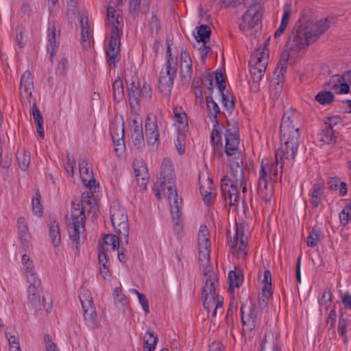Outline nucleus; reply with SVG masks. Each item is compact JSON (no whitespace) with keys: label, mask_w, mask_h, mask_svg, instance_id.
Instances as JSON below:
<instances>
[{"label":"nucleus","mask_w":351,"mask_h":351,"mask_svg":"<svg viewBox=\"0 0 351 351\" xmlns=\"http://www.w3.org/2000/svg\"><path fill=\"white\" fill-rule=\"evenodd\" d=\"M225 147L224 152L230 158L229 165L230 171L229 175L224 176L221 181V188L226 202L230 206H237L239 202V189H242L245 194L247 186L244 180V172L241 152L239 146L240 137L239 130L236 128H230L229 126L225 130Z\"/></svg>","instance_id":"obj_1"},{"label":"nucleus","mask_w":351,"mask_h":351,"mask_svg":"<svg viewBox=\"0 0 351 351\" xmlns=\"http://www.w3.org/2000/svg\"><path fill=\"white\" fill-rule=\"evenodd\" d=\"M97 189H88L82 193L80 200L72 202L71 221L68 226L69 239L76 252L86 239L85 219L86 216L95 217L98 207L94 196Z\"/></svg>","instance_id":"obj_2"},{"label":"nucleus","mask_w":351,"mask_h":351,"mask_svg":"<svg viewBox=\"0 0 351 351\" xmlns=\"http://www.w3.org/2000/svg\"><path fill=\"white\" fill-rule=\"evenodd\" d=\"M329 27L330 22L325 19L309 23L308 25H300L294 29L288 38L287 49L282 51L277 66H284L287 68V63L290 58V51L298 52L306 48L311 43L316 41Z\"/></svg>","instance_id":"obj_3"},{"label":"nucleus","mask_w":351,"mask_h":351,"mask_svg":"<svg viewBox=\"0 0 351 351\" xmlns=\"http://www.w3.org/2000/svg\"><path fill=\"white\" fill-rule=\"evenodd\" d=\"M175 173L172 162L170 159L165 158L162 160L160 178L154 182L153 190L158 199H160L162 193L166 187L168 189V197L171 206V215L177 226L181 221V212L182 200L178 197L175 186Z\"/></svg>","instance_id":"obj_4"},{"label":"nucleus","mask_w":351,"mask_h":351,"mask_svg":"<svg viewBox=\"0 0 351 351\" xmlns=\"http://www.w3.org/2000/svg\"><path fill=\"white\" fill-rule=\"evenodd\" d=\"M280 161L277 162H269L264 159L261 162L258 181V193L260 197L265 202H269L273 196L272 185L269 184V181L276 180L278 175V165L280 169Z\"/></svg>","instance_id":"obj_5"},{"label":"nucleus","mask_w":351,"mask_h":351,"mask_svg":"<svg viewBox=\"0 0 351 351\" xmlns=\"http://www.w3.org/2000/svg\"><path fill=\"white\" fill-rule=\"evenodd\" d=\"M111 223L117 233L111 234V248L115 250L121 244L127 245L128 243L129 227L128 216L124 208H119L111 215Z\"/></svg>","instance_id":"obj_6"},{"label":"nucleus","mask_w":351,"mask_h":351,"mask_svg":"<svg viewBox=\"0 0 351 351\" xmlns=\"http://www.w3.org/2000/svg\"><path fill=\"white\" fill-rule=\"evenodd\" d=\"M218 282L217 275L211 274L210 278L205 280V285L202 290V298H204L203 305L208 312L214 308L212 312V317H216L218 312L222 313L223 298L219 295H215L216 285Z\"/></svg>","instance_id":"obj_7"},{"label":"nucleus","mask_w":351,"mask_h":351,"mask_svg":"<svg viewBox=\"0 0 351 351\" xmlns=\"http://www.w3.org/2000/svg\"><path fill=\"white\" fill-rule=\"evenodd\" d=\"M123 24V16L111 7V64L121 60V36Z\"/></svg>","instance_id":"obj_8"},{"label":"nucleus","mask_w":351,"mask_h":351,"mask_svg":"<svg viewBox=\"0 0 351 351\" xmlns=\"http://www.w3.org/2000/svg\"><path fill=\"white\" fill-rule=\"evenodd\" d=\"M303 125V120L298 112L287 111L285 112L280 124V137L300 138V130Z\"/></svg>","instance_id":"obj_9"},{"label":"nucleus","mask_w":351,"mask_h":351,"mask_svg":"<svg viewBox=\"0 0 351 351\" xmlns=\"http://www.w3.org/2000/svg\"><path fill=\"white\" fill-rule=\"evenodd\" d=\"M300 138H287L286 140L283 137H280L281 146L276 151V162L280 161V178L282 175V169L285 165V160H293L296 155L299 146Z\"/></svg>","instance_id":"obj_10"},{"label":"nucleus","mask_w":351,"mask_h":351,"mask_svg":"<svg viewBox=\"0 0 351 351\" xmlns=\"http://www.w3.org/2000/svg\"><path fill=\"white\" fill-rule=\"evenodd\" d=\"M79 298L84 310V317L86 324L91 328L95 327L97 313L90 292L87 289H82Z\"/></svg>","instance_id":"obj_11"},{"label":"nucleus","mask_w":351,"mask_h":351,"mask_svg":"<svg viewBox=\"0 0 351 351\" xmlns=\"http://www.w3.org/2000/svg\"><path fill=\"white\" fill-rule=\"evenodd\" d=\"M253 1H250V4L247 5L248 10L245 12V14L241 19L239 24L240 29L243 31H247L256 25H257L262 16L261 5L259 3H253Z\"/></svg>","instance_id":"obj_12"},{"label":"nucleus","mask_w":351,"mask_h":351,"mask_svg":"<svg viewBox=\"0 0 351 351\" xmlns=\"http://www.w3.org/2000/svg\"><path fill=\"white\" fill-rule=\"evenodd\" d=\"M110 237L109 234L104 235V237L99 241L97 251H98V265L99 275L104 280H106L110 273V265L108 263V252L109 243L108 239Z\"/></svg>","instance_id":"obj_13"},{"label":"nucleus","mask_w":351,"mask_h":351,"mask_svg":"<svg viewBox=\"0 0 351 351\" xmlns=\"http://www.w3.org/2000/svg\"><path fill=\"white\" fill-rule=\"evenodd\" d=\"M165 66V70H162L160 73L158 89L162 95L169 96L177 74L178 67L175 66L173 63H171V66Z\"/></svg>","instance_id":"obj_14"},{"label":"nucleus","mask_w":351,"mask_h":351,"mask_svg":"<svg viewBox=\"0 0 351 351\" xmlns=\"http://www.w3.org/2000/svg\"><path fill=\"white\" fill-rule=\"evenodd\" d=\"M245 307L243 304L241 308L242 323L246 330L252 331L259 324L261 317L264 313L261 312L256 304L251 303L246 312Z\"/></svg>","instance_id":"obj_15"},{"label":"nucleus","mask_w":351,"mask_h":351,"mask_svg":"<svg viewBox=\"0 0 351 351\" xmlns=\"http://www.w3.org/2000/svg\"><path fill=\"white\" fill-rule=\"evenodd\" d=\"M27 288V305L29 308L37 311L40 306L41 283L39 278L29 277Z\"/></svg>","instance_id":"obj_16"},{"label":"nucleus","mask_w":351,"mask_h":351,"mask_svg":"<svg viewBox=\"0 0 351 351\" xmlns=\"http://www.w3.org/2000/svg\"><path fill=\"white\" fill-rule=\"evenodd\" d=\"M89 163L86 158H81L79 160V171L84 185L91 189H98L97 181L94 178L92 170H90Z\"/></svg>","instance_id":"obj_17"},{"label":"nucleus","mask_w":351,"mask_h":351,"mask_svg":"<svg viewBox=\"0 0 351 351\" xmlns=\"http://www.w3.org/2000/svg\"><path fill=\"white\" fill-rule=\"evenodd\" d=\"M145 127L147 143L154 147L159 139V130L156 117L154 115H147Z\"/></svg>","instance_id":"obj_18"},{"label":"nucleus","mask_w":351,"mask_h":351,"mask_svg":"<svg viewBox=\"0 0 351 351\" xmlns=\"http://www.w3.org/2000/svg\"><path fill=\"white\" fill-rule=\"evenodd\" d=\"M81 24V44L83 48L86 49L90 47L93 39V31L88 22L87 13H82L80 16Z\"/></svg>","instance_id":"obj_19"},{"label":"nucleus","mask_w":351,"mask_h":351,"mask_svg":"<svg viewBox=\"0 0 351 351\" xmlns=\"http://www.w3.org/2000/svg\"><path fill=\"white\" fill-rule=\"evenodd\" d=\"M34 83L32 74L29 71L24 72L21 78L19 95L23 99H26L30 103L29 99L32 98L34 90Z\"/></svg>","instance_id":"obj_20"},{"label":"nucleus","mask_w":351,"mask_h":351,"mask_svg":"<svg viewBox=\"0 0 351 351\" xmlns=\"http://www.w3.org/2000/svg\"><path fill=\"white\" fill-rule=\"evenodd\" d=\"M215 80L217 84V88L222 96V102L224 108L228 110L232 111L234 108V103L232 97L225 94L226 82L222 72H217L215 75Z\"/></svg>","instance_id":"obj_21"},{"label":"nucleus","mask_w":351,"mask_h":351,"mask_svg":"<svg viewBox=\"0 0 351 351\" xmlns=\"http://www.w3.org/2000/svg\"><path fill=\"white\" fill-rule=\"evenodd\" d=\"M210 249H203L199 250L198 252L199 269L206 278H210L211 274L216 275L210 265Z\"/></svg>","instance_id":"obj_22"},{"label":"nucleus","mask_w":351,"mask_h":351,"mask_svg":"<svg viewBox=\"0 0 351 351\" xmlns=\"http://www.w3.org/2000/svg\"><path fill=\"white\" fill-rule=\"evenodd\" d=\"M133 168L138 184L143 189L146 188L149 176L145 163L142 160H136L133 163Z\"/></svg>","instance_id":"obj_23"},{"label":"nucleus","mask_w":351,"mask_h":351,"mask_svg":"<svg viewBox=\"0 0 351 351\" xmlns=\"http://www.w3.org/2000/svg\"><path fill=\"white\" fill-rule=\"evenodd\" d=\"M113 298L117 313L119 315H124L125 310L129 307V301L121 288L116 287L114 289Z\"/></svg>","instance_id":"obj_24"},{"label":"nucleus","mask_w":351,"mask_h":351,"mask_svg":"<svg viewBox=\"0 0 351 351\" xmlns=\"http://www.w3.org/2000/svg\"><path fill=\"white\" fill-rule=\"evenodd\" d=\"M287 73V68L284 66H277L274 74L276 77L272 83H275L276 85H271L270 93L271 96L273 98L278 97V92H281L282 88V83L284 81L285 74Z\"/></svg>","instance_id":"obj_25"},{"label":"nucleus","mask_w":351,"mask_h":351,"mask_svg":"<svg viewBox=\"0 0 351 351\" xmlns=\"http://www.w3.org/2000/svg\"><path fill=\"white\" fill-rule=\"evenodd\" d=\"M278 335L272 330L267 331L261 343V351H280Z\"/></svg>","instance_id":"obj_26"},{"label":"nucleus","mask_w":351,"mask_h":351,"mask_svg":"<svg viewBox=\"0 0 351 351\" xmlns=\"http://www.w3.org/2000/svg\"><path fill=\"white\" fill-rule=\"evenodd\" d=\"M269 54L265 49H258L251 55L249 66L260 69L263 66V71L266 70Z\"/></svg>","instance_id":"obj_27"},{"label":"nucleus","mask_w":351,"mask_h":351,"mask_svg":"<svg viewBox=\"0 0 351 351\" xmlns=\"http://www.w3.org/2000/svg\"><path fill=\"white\" fill-rule=\"evenodd\" d=\"M247 242H244L243 240L241 241H230L229 243L232 254L239 258H245L247 254Z\"/></svg>","instance_id":"obj_28"},{"label":"nucleus","mask_w":351,"mask_h":351,"mask_svg":"<svg viewBox=\"0 0 351 351\" xmlns=\"http://www.w3.org/2000/svg\"><path fill=\"white\" fill-rule=\"evenodd\" d=\"M197 240L199 250L210 249L209 232L206 226H201L197 235Z\"/></svg>","instance_id":"obj_29"},{"label":"nucleus","mask_w":351,"mask_h":351,"mask_svg":"<svg viewBox=\"0 0 351 351\" xmlns=\"http://www.w3.org/2000/svg\"><path fill=\"white\" fill-rule=\"evenodd\" d=\"M120 130H121V138H117L115 141L114 138V136L112 135H111V138H112L114 144V152L118 157L122 156L123 155V153L125 151V143H124L125 129H124L123 121L121 123Z\"/></svg>","instance_id":"obj_30"},{"label":"nucleus","mask_w":351,"mask_h":351,"mask_svg":"<svg viewBox=\"0 0 351 351\" xmlns=\"http://www.w3.org/2000/svg\"><path fill=\"white\" fill-rule=\"evenodd\" d=\"M49 237L55 247L60 244L61 237L59 223L56 221H51L49 223Z\"/></svg>","instance_id":"obj_31"},{"label":"nucleus","mask_w":351,"mask_h":351,"mask_svg":"<svg viewBox=\"0 0 351 351\" xmlns=\"http://www.w3.org/2000/svg\"><path fill=\"white\" fill-rule=\"evenodd\" d=\"M144 351H154L158 342V337L154 331L148 330L143 336Z\"/></svg>","instance_id":"obj_32"},{"label":"nucleus","mask_w":351,"mask_h":351,"mask_svg":"<svg viewBox=\"0 0 351 351\" xmlns=\"http://www.w3.org/2000/svg\"><path fill=\"white\" fill-rule=\"evenodd\" d=\"M130 105L133 110H138L141 101V89L133 86L129 88Z\"/></svg>","instance_id":"obj_33"},{"label":"nucleus","mask_w":351,"mask_h":351,"mask_svg":"<svg viewBox=\"0 0 351 351\" xmlns=\"http://www.w3.org/2000/svg\"><path fill=\"white\" fill-rule=\"evenodd\" d=\"M207 116L213 123L214 128L219 126L217 116L220 113V108L216 102L207 104Z\"/></svg>","instance_id":"obj_34"},{"label":"nucleus","mask_w":351,"mask_h":351,"mask_svg":"<svg viewBox=\"0 0 351 351\" xmlns=\"http://www.w3.org/2000/svg\"><path fill=\"white\" fill-rule=\"evenodd\" d=\"M328 125L323 130L321 134V141L326 144H332L336 143V136L334 134V130L331 123L326 122Z\"/></svg>","instance_id":"obj_35"},{"label":"nucleus","mask_w":351,"mask_h":351,"mask_svg":"<svg viewBox=\"0 0 351 351\" xmlns=\"http://www.w3.org/2000/svg\"><path fill=\"white\" fill-rule=\"evenodd\" d=\"M113 98L117 102L123 101L124 99V88L122 81L118 77L112 84Z\"/></svg>","instance_id":"obj_36"},{"label":"nucleus","mask_w":351,"mask_h":351,"mask_svg":"<svg viewBox=\"0 0 351 351\" xmlns=\"http://www.w3.org/2000/svg\"><path fill=\"white\" fill-rule=\"evenodd\" d=\"M16 157L21 169L26 171L31 161L29 152L23 149L21 152L17 153Z\"/></svg>","instance_id":"obj_37"},{"label":"nucleus","mask_w":351,"mask_h":351,"mask_svg":"<svg viewBox=\"0 0 351 351\" xmlns=\"http://www.w3.org/2000/svg\"><path fill=\"white\" fill-rule=\"evenodd\" d=\"M22 264L25 267L26 277L27 281H29V276H32L34 278H38L34 272L33 261L30 260V257L27 254L22 256Z\"/></svg>","instance_id":"obj_38"},{"label":"nucleus","mask_w":351,"mask_h":351,"mask_svg":"<svg viewBox=\"0 0 351 351\" xmlns=\"http://www.w3.org/2000/svg\"><path fill=\"white\" fill-rule=\"evenodd\" d=\"M48 40L49 44L47 45V52L50 53L52 57L54 53V50L58 47L59 41L56 39V29L54 26L49 28Z\"/></svg>","instance_id":"obj_39"},{"label":"nucleus","mask_w":351,"mask_h":351,"mask_svg":"<svg viewBox=\"0 0 351 351\" xmlns=\"http://www.w3.org/2000/svg\"><path fill=\"white\" fill-rule=\"evenodd\" d=\"M250 73L251 75V80H252L254 88L258 89V83L263 79L265 71H263V66L260 69L254 66H250Z\"/></svg>","instance_id":"obj_40"},{"label":"nucleus","mask_w":351,"mask_h":351,"mask_svg":"<svg viewBox=\"0 0 351 351\" xmlns=\"http://www.w3.org/2000/svg\"><path fill=\"white\" fill-rule=\"evenodd\" d=\"M228 281L230 289L233 291L235 288H239L243 283V277L235 271H230L228 274Z\"/></svg>","instance_id":"obj_41"},{"label":"nucleus","mask_w":351,"mask_h":351,"mask_svg":"<svg viewBox=\"0 0 351 351\" xmlns=\"http://www.w3.org/2000/svg\"><path fill=\"white\" fill-rule=\"evenodd\" d=\"M323 194V188L319 183H315L313 186L311 192L312 205L313 208L318 206L321 197Z\"/></svg>","instance_id":"obj_42"},{"label":"nucleus","mask_w":351,"mask_h":351,"mask_svg":"<svg viewBox=\"0 0 351 351\" xmlns=\"http://www.w3.org/2000/svg\"><path fill=\"white\" fill-rule=\"evenodd\" d=\"M130 132L134 146L138 149H141L145 145L143 130L132 131Z\"/></svg>","instance_id":"obj_43"},{"label":"nucleus","mask_w":351,"mask_h":351,"mask_svg":"<svg viewBox=\"0 0 351 351\" xmlns=\"http://www.w3.org/2000/svg\"><path fill=\"white\" fill-rule=\"evenodd\" d=\"M321 231L317 227H313L307 238L306 244L308 247H314L318 245Z\"/></svg>","instance_id":"obj_44"},{"label":"nucleus","mask_w":351,"mask_h":351,"mask_svg":"<svg viewBox=\"0 0 351 351\" xmlns=\"http://www.w3.org/2000/svg\"><path fill=\"white\" fill-rule=\"evenodd\" d=\"M18 230L21 240L27 241L29 237L27 223L24 217H19L17 221Z\"/></svg>","instance_id":"obj_45"},{"label":"nucleus","mask_w":351,"mask_h":351,"mask_svg":"<svg viewBox=\"0 0 351 351\" xmlns=\"http://www.w3.org/2000/svg\"><path fill=\"white\" fill-rule=\"evenodd\" d=\"M333 99L334 95L330 91H321L315 96V100L322 105L330 104Z\"/></svg>","instance_id":"obj_46"},{"label":"nucleus","mask_w":351,"mask_h":351,"mask_svg":"<svg viewBox=\"0 0 351 351\" xmlns=\"http://www.w3.org/2000/svg\"><path fill=\"white\" fill-rule=\"evenodd\" d=\"M192 64L181 65L180 76L182 83L189 84L192 76Z\"/></svg>","instance_id":"obj_47"},{"label":"nucleus","mask_w":351,"mask_h":351,"mask_svg":"<svg viewBox=\"0 0 351 351\" xmlns=\"http://www.w3.org/2000/svg\"><path fill=\"white\" fill-rule=\"evenodd\" d=\"M197 37L199 40L205 43L206 39H209L211 34V29L207 25H202L197 28Z\"/></svg>","instance_id":"obj_48"},{"label":"nucleus","mask_w":351,"mask_h":351,"mask_svg":"<svg viewBox=\"0 0 351 351\" xmlns=\"http://www.w3.org/2000/svg\"><path fill=\"white\" fill-rule=\"evenodd\" d=\"M247 242V237L245 235L244 226L243 224H237L236 233L230 241Z\"/></svg>","instance_id":"obj_49"},{"label":"nucleus","mask_w":351,"mask_h":351,"mask_svg":"<svg viewBox=\"0 0 351 351\" xmlns=\"http://www.w3.org/2000/svg\"><path fill=\"white\" fill-rule=\"evenodd\" d=\"M342 225L346 226L351 219V204H347L339 214Z\"/></svg>","instance_id":"obj_50"},{"label":"nucleus","mask_w":351,"mask_h":351,"mask_svg":"<svg viewBox=\"0 0 351 351\" xmlns=\"http://www.w3.org/2000/svg\"><path fill=\"white\" fill-rule=\"evenodd\" d=\"M291 3L287 2L283 7V15L280 24L287 26L289 23V19L291 13Z\"/></svg>","instance_id":"obj_51"},{"label":"nucleus","mask_w":351,"mask_h":351,"mask_svg":"<svg viewBox=\"0 0 351 351\" xmlns=\"http://www.w3.org/2000/svg\"><path fill=\"white\" fill-rule=\"evenodd\" d=\"M40 195L36 193V197L32 199V210L34 214L40 215L43 212V207L40 204Z\"/></svg>","instance_id":"obj_52"},{"label":"nucleus","mask_w":351,"mask_h":351,"mask_svg":"<svg viewBox=\"0 0 351 351\" xmlns=\"http://www.w3.org/2000/svg\"><path fill=\"white\" fill-rule=\"evenodd\" d=\"M332 80L333 82H337L340 83V93H348L350 91V86L348 84L343 83L344 80L343 77L340 75H335L332 77Z\"/></svg>","instance_id":"obj_53"},{"label":"nucleus","mask_w":351,"mask_h":351,"mask_svg":"<svg viewBox=\"0 0 351 351\" xmlns=\"http://www.w3.org/2000/svg\"><path fill=\"white\" fill-rule=\"evenodd\" d=\"M32 115L36 125L43 124V118L36 103L32 106Z\"/></svg>","instance_id":"obj_54"},{"label":"nucleus","mask_w":351,"mask_h":351,"mask_svg":"<svg viewBox=\"0 0 351 351\" xmlns=\"http://www.w3.org/2000/svg\"><path fill=\"white\" fill-rule=\"evenodd\" d=\"M199 190L200 193L203 197V200L206 204H209L212 202V193L210 191H208L207 189H206L202 184V182H199Z\"/></svg>","instance_id":"obj_55"},{"label":"nucleus","mask_w":351,"mask_h":351,"mask_svg":"<svg viewBox=\"0 0 351 351\" xmlns=\"http://www.w3.org/2000/svg\"><path fill=\"white\" fill-rule=\"evenodd\" d=\"M23 28L17 27L16 28V40L20 47H23L26 45L27 40L23 36Z\"/></svg>","instance_id":"obj_56"},{"label":"nucleus","mask_w":351,"mask_h":351,"mask_svg":"<svg viewBox=\"0 0 351 351\" xmlns=\"http://www.w3.org/2000/svg\"><path fill=\"white\" fill-rule=\"evenodd\" d=\"M180 61L181 65L192 64V60L190 57L189 53L186 47H182L180 52Z\"/></svg>","instance_id":"obj_57"},{"label":"nucleus","mask_w":351,"mask_h":351,"mask_svg":"<svg viewBox=\"0 0 351 351\" xmlns=\"http://www.w3.org/2000/svg\"><path fill=\"white\" fill-rule=\"evenodd\" d=\"M130 132L143 130V121L140 117H134L132 119L130 123Z\"/></svg>","instance_id":"obj_58"},{"label":"nucleus","mask_w":351,"mask_h":351,"mask_svg":"<svg viewBox=\"0 0 351 351\" xmlns=\"http://www.w3.org/2000/svg\"><path fill=\"white\" fill-rule=\"evenodd\" d=\"M269 299L263 298L259 295L258 299V304H256L257 307H259V310L261 313H266L269 308Z\"/></svg>","instance_id":"obj_59"},{"label":"nucleus","mask_w":351,"mask_h":351,"mask_svg":"<svg viewBox=\"0 0 351 351\" xmlns=\"http://www.w3.org/2000/svg\"><path fill=\"white\" fill-rule=\"evenodd\" d=\"M167 61L165 64V66H170V64L173 63L175 64V66L178 67V60L177 58H173L171 53V49L170 47V44L168 43L167 48Z\"/></svg>","instance_id":"obj_60"},{"label":"nucleus","mask_w":351,"mask_h":351,"mask_svg":"<svg viewBox=\"0 0 351 351\" xmlns=\"http://www.w3.org/2000/svg\"><path fill=\"white\" fill-rule=\"evenodd\" d=\"M138 298L139 303L141 304L142 308L145 313V315H147L149 313V308L148 304V301L145 296L144 294L141 293H138Z\"/></svg>","instance_id":"obj_61"},{"label":"nucleus","mask_w":351,"mask_h":351,"mask_svg":"<svg viewBox=\"0 0 351 351\" xmlns=\"http://www.w3.org/2000/svg\"><path fill=\"white\" fill-rule=\"evenodd\" d=\"M141 0H130V12L134 16H136L140 10Z\"/></svg>","instance_id":"obj_62"},{"label":"nucleus","mask_w":351,"mask_h":351,"mask_svg":"<svg viewBox=\"0 0 351 351\" xmlns=\"http://www.w3.org/2000/svg\"><path fill=\"white\" fill-rule=\"evenodd\" d=\"M152 97V90L149 86L144 85L141 88V99L148 101Z\"/></svg>","instance_id":"obj_63"},{"label":"nucleus","mask_w":351,"mask_h":351,"mask_svg":"<svg viewBox=\"0 0 351 351\" xmlns=\"http://www.w3.org/2000/svg\"><path fill=\"white\" fill-rule=\"evenodd\" d=\"M211 140L215 145H221V137L217 128H214L211 132Z\"/></svg>","instance_id":"obj_64"}]
</instances>
